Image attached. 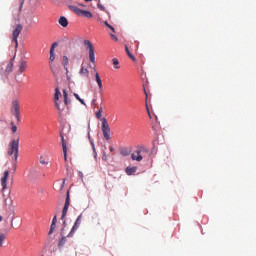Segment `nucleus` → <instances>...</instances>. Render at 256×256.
Wrapping results in <instances>:
<instances>
[{
  "mask_svg": "<svg viewBox=\"0 0 256 256\" xmlns=\"http://www.w3.org/2000/svg\"><path fill=\"white\" fill-rule=\"evenodd\" d=\"M49 68L56 81H59V75H61V65L57 63H49Z\"/></svg>",
  "mask_w": 256,
  "mask_h": 256,
  "instance_id": "obj_5",
  "label": "nucleus"
},
{
  "mask_svg": "<svg viewBox=\"0 0 256 256\" xmlns=\"http://www.w3.org/2000/svg\"><path fill=\"white\" fill-rule=\"evenodd\" d=\"M52 224L57 225V216H54L52 219Z\"/></svg>",
  "mask_w": 256,
  "mask_h": 256,
  "instance_id": "obj_36",
  "label": "nucleus"
},
{
  "mask_svg": "<svg viewBox=\"0 0 256 256\" xmlns=\"http://www.w3.org/2000/svg\"><path fill=\"white\" fill-rule=\"evenodd\" d=\"M74 97H75V99H77V101H79V103H81V105H86L85 101L83 99H81V97H79V94L74 93Z\"/></svg>",
  "mask_w": 256,
  "mask_h": 256,
  "instance_id": "obj_28",
  "label": "nucleus"
},
{
  "mask_svg": "<svg viewBox=\"0 0 256 256\" xmlns=\"http://www.w3.org/2000/svg\"><path fill=\"white\" fill-rule=\"evenodd\" d=\"M98 9H101V11H105V6L98 4Z\"/></svg>",
  "mask_w": 256,
  "mask_h": 256,
  "instance_id": "obj_37",
  "label": "nucleus"
},
{
  "mask_svg": "<svg viewBox=\"0 0 256 256\" xmlns=\"http://www.w3.org/2000/svg\"><path fill=\"white\" fill-rule=\"evenodd\" d=\"M80 179H83V172H78Z\"/></svg>",
  "mask_w": 256,
  "mask_h": 256,
  "instance_id": "obj_43",
  "label": "nucleus"
},
{
  "mask_svg": "<svg viewBox=\"0 0 256 256\" xmlns=\"http://www.w3.org/2000/svg\"><path fill=\"white\" fill-rule=\"evenodd\" d=\"M108 28L111 29L112 33H115V28L111 24H109Z\"/></svg>",
  "mask_w": 256,
  "mask_h": 256,
  "instance_id": "obj_40",
  "label": "nucleus"
},
{
  "mask_svg": "<svg viewBox=\"0 0 256 256\" xmlns=\"http://www.w3.org/2000/svg\"><path fill=\"white\" fill-rule=\"evenodd\" d=\"M108 28L111 29L112 33H115V28L111 24H109Z\"/></svg>",
  "mask_w": 256,
  "mask_h": 256,
  "instance_id": "obj_42",
  "label": "nucleus"
},
{
  "mask_svg": "<svg viewBox=\"0 0 256 256\" xmlns=\"http://www.w3.org/2000/svg\"><path fill=\"white\" fill-rule=\"evenodd\" d=\"M108 28L111 29L112 33H115V28L111 24H109Z\"/></svg>",
  "mask_w": 256,
  "mask_h": 256,
  "instance_id": "obj_41",
  "label": "nucleus"
},
{
  "mask_svg": "<svg viewBox=\"0 0 256 256\" xmlns=\"http://www.w3.org/2000/svg\"><path fill=\"white\" fill-rule=\"evenodd\" d=\"M141 153H143V148H137V150L131 154L132 161H143V155H141Z\"/></svg>",
  "mask_w": 256,
  "mask_h": 256,
  "instance_id": "obj_10",
  "label": "nucleus"
},
{
  "mask_svg": "<svg viewBox=\"0 0 256 256\" xmlns=\"http://www.w3.org/2000/svg\"><path fill=\"white\" fill-rule=\"evenodd\" d=\"M7 201H9L8 198H4V205H7Z\"/></svg>",
  "mask_w": 256,
  "mask_h": 256,
  "instance_id": "obj_45",
  "label": "nucleus"
},
{
  "mask_svg": "<svg viewBox=\"0 0 256 256\" xmlns=\"http://www.w3.org/2000/svg\"><path fill=\"white\" fill-rule=\"evenodd\" d=\"M26 70H27V61L22 60L20 62V65H19V73H20V75H21V73H25Z\"/></svg>",
  "mask_w": 256,
  "mask_h": 256,
  "instance_id": "obj_15",
  "label": "nucleus"
},
{
  "mask_svg": "<svg viewBox=\"0 0 256 256\" xmlns=\"http://www.w3.org/2000/svg\"><path fill=\"white\" fill-rule=\"evenodd\" d=\"M102 161H107V154L105 152H103Z\"/></svg>",
  "mask_w": 256,
  "mask_h": 256,
  "instance_id": "obj_39",
  "label": "nucleus"
},
{
  "mask_svg": "<svg viewBox=\"0 0 256 256\" xmlns=\"http://www.w3.org/2000/svg\"><path fill=\"white\" fill-rule=\"evenodd\" d=\"M55 227H56V224L52 223L51 226H50V230L48 232V235H52L53 231H55Z\"/></svg>",
  "mask_w": 256,
  "mask_h": 256,
  "instance_id": "obj_32",
  "label": "nucleus"
},
{
  "mask_svg": "<svg viewBox=\"0 0 256 256\" xmlns=\"http://www.w3.org/2000/svg\"><path fill=\"white\" fill-rule=\"evenodd\" d=\"M102 133L106 141L111 139V128L109 127V123L107 122V118H102Z\"/></svg>",
  "mask_w": 256,
  "mask_h": 256,
  "instance_id": "obj_4",
  "label": "nucleus"
},
{
  "mask_svg": "<svg viewBox=\"0 0 256 256\" xmlns=\"http://www.w3.org/2000/svg\"><path fill=\"white\" fill-rule=\"evenodd\" d=\"M88 139H89L90 144L92 146L94 156L97 157V150L95 149V142H93V140H91V134H89V133H88Z\"/></svg>",
  "mask_w": 256,
  "mask_h": 256,
  "instance_id": "obj_20",
  "label": "nucleus"
},
{
  "mask_svg": "<svg viewBox=\"0 0 256 256\" xmlns=\"http://www.w3.org/2000/svg\"><path fill=\"white\" fill-rule=\"evenodd\" d=\"M63 97L65 105H69V95L67 94V90H63Z\"/></svg>",
  "mask_w": 256,
  "mask_h": 256,
  "instance_id": "obj_22",
  "label": "nucleus"
},
{
  "mask_svg": "<svg viewBox=\"0 0 256 256\" xmlns=\"http://www.w3.org/2000/svg\"><path fill=\"white\" fill-rule=\"evenodd\" d=\"M5 239H7V235H5V233H0V247H3Z\"/></svg>",
  "mask_w": 256,
  "mask_h": 256,
  "instance_id": "obj_23",
  "label": "nucleus"
},
{
  "mask_svg": "<svg viewBox=\"0 0 256 256\" xmlns=\"http://www.w3.org/2000/svg\"><path fill=\"white\" fill-rule=\"evenodd\" d=\"M13 72V60L7 63L5 73H12Z\"/></svg>",
  "mask_w": 256,
  "mask_h": 256,
  "instance_id": "obj_18",
  "label": "nucleus"
},
{
  "mask_svg": "<svg viewBox=\"0 0 256 256\" xmlns=\"http://www.w3.org/2000/svg\"><path fill=\"white\" fill-rule=\"evenodd\" d=\"M21 31H23V25L18 24L12 33V45H14L15 49L19 47V35H21Z\"/></svg>",
  "mask_w": 256,
  "mask_h": 256,
  "instance_id": "obj_3",
  "label": "nucleus"
},
{
  "mask_svg": "<svg viewBox=\"0 0 256 256\" xmlns=\"http://www.w3.org/2000/svg\"><path fill=\"white\" fill-rule=\"evenodd\" d=\"M67 243V237H62L58 243V247H63Z\"/></svg>",
  "mask_w": 256,
  "mask_h": 256,
  "instance_id": "obj_26",
  "label": "nucleus"
},
{
  "mask_svg": "<svg viewBox=\"0 0 256 256\" xmlns=\"http://www.w3.org/2000/svg\"><path fill=\"white\" fill-rule=\"evenodd\" d=\"M61 95V92L59 91V88L55 89V94H54V101H55V107L58 109V111H61V107L59 106V96Z\"/></svg>",
  "mask_w": 256,
  "mask_h": 256,
  "instance_id": "obj_14",
  "label": "nucleus"
},
{
  "mask_svg": "<svg viewBox=\"0 0 256 256\" xmlns=\"http://www.w3.org/2000/svg\"><path fill=\"white\" fill-rule=\"evenodd\" d=\"M1 221H3V217L2 216H0V223H1Z\"/></svg>",
  "mask_w": 256,
  "mask_h": 256,
  "instance_id": "obj_50",
  "label": "nucleus"
},
{
  "mask_svg": "<svg viewBox=\"0 0 256 256\" xmlns=\"http://www.w3.org/2000/svg\"><path fill=\"white\" fill-rule=\"evenodd\" d=\"M57 42H54L52 45H51V48H50V53H55V48L57 47Z\"/></svg>",
  "mask_w": 256,
  "mask_h": 256,
  "instance_id": "obj_31",
  "label": "nucleus"
},
{
  "mask_svg": "<svg viewBox=\"0 0 256 256\" xmlns=\"http://www.w3.org/2000/svg\"><path fill=\"white\" fill-rule=\"evenodd\" d=\"M95 101H96V100H95V99H93L92 103H95Z\"/></svg>",
  "mask_w": 256,
  "mask_h": 256,
  "instance_id": "obj_51",
  "label": "nucleus"
},
{
  "mask_svg": "<svg viewBox=\"0 0 256 256\" xmlns=\"http://www.w3.org/2000/svg\"><path fill=\"white\" fill-rule=\"evenodd\" d=\"M111 39H113V41H119V39L117 38V36H115V34H110Z\"/></svg>",
  "mask_w": 256,
  "mask_h": 256,
  "instance_id": "obj_33",
  "label": "nucleus"
},
{
  "mask_svg": "<svg viewBox=\"0 0 256 256\" xmlns=\"http://www.w3.org/2000/svg\"><path fill=\"white\" fill-rule=\"evenodd\" d=\"M11 131L12 133H17V126H12Z\"/></svg>",
  "mask_w": 256,
  "mask_h": 256,
  "instance_id": "obj_35",
  "label": "nucleus"
},
{
  "mask_svg": "<svg viewBox=\"0 0 256 256\" xmlns=\"http://www.w3.org/2000/svg\"><path fill=\"white\" fill-rule=\"evenodd\" d=\"M125 51H126L128 57H129L130 59H132L133 61H135V56H133V54H131V52L129 51V47L126 46V47H125Z\"/></svg>",
  "mask_w": 256,
  "mask_h": 256,
  "instance_id": "obj_27",
  "label": "nucleus"
},
{
  "mask_svg": "<svg viewBox=\"0 0 256 256\" xmlns=\"http://www.w3.org/2000/svg\"><path fill=\"white\" fill-rule=\"evenodd\" d=\"M70 11L78 15V17H86V19H91L93 17V14L90 11L82 10L77 6H69Z\"/></svg>",
  "mask_w": 256,
  "mask_h": 256,
  "instance_id": "obj_2",
  "label": "nucleus"
},
{
  "mask_svg": "<svg viewBox=\"0 0 256 256\" xmlns=\"http://www.w3.org/2000/svg\"><path fill=\"white\" fill-rule=\"evenodd\" d=\"M7 179H9V171L8 170H6L4 172V175L1 178L2 192L5 191V189H7Z\"/></svg>",
  "mask_w": 256,
  "mask_h": 256,
  "instance_id": "obj_13",
  "label": "nucleus"
},
{
  "mask_svg": "<svg viewBox=\"0 0 256 256\" xmlns=\"http://www.w3.org/2000/svg\"><path fill=\"white\" fill-rule=\"evenodd\" d=\"M62 65L66 71L67 81H71V75H69V68H67V65H69V58L67 56L62 57Z\"/></svg>",
  "mask_w": 256,
  "mask_h": 256,
  "instance_id": "obj_12",
  "label": "nucleus"
},
{
  "mask_svg": "<svg viewBox=\"0 0 256 256\" xmlns=\"http://www.w3.org/2000/svg\"><path fill=\"white\" fill-rule=\"evenodd\" d=\"M81 214L78 216V218L76 219L71 231L69 232V234L67 235V237H73V235L75 234V231L77 229H79L80 225H81Z\"/></svg>",
  "mask_w": 256,
  "mask_h": 256,
  "instance_id": "obj_11",
  "label": "nucleus"
},
{
  "mask_svg": "<svg viewBox=\"0 0 256 256\" xmlns=\"http://www.w3.org/2000/svg\"><path fill=\"white\" fill-rule=\"evenodd\" d=\"M80 75H81L82 77H87V78H89V69L85 68V66H81Z\"/></svg>",
  "mask_w": 256,
  "mask_h": 256,
  "instance_id": "obj_17",
  "label": "nucleus"
},
{
  "mask_svg": "<svg viewBox=\"0 0 256 256\" xmlns=\"http://www.w3.org/2000/svg\"><path fill=\"white\" fill-rule=\"evenodd\" d=\"M24 3H25V0H20V9H19V11H21L23 9Z\"/></svg>",
  "mask_w": 256,
  "mask_h": 256,
  "instance_id": "obj_34",
  "label": "nucleus"
},
{
  "mask_svg": "<svg viewBox=\"0 0 256 256\" xmlns=\"http://www.w3.org/2000/svg\"><path fill=\"white\" fill-rule=\"evenodd\" d=\"M120 153H121V155H123V157H127V156H129L130 151H129V149H127V148H123V149L120 151Z\"/></svg>",
  "mask_w": 256,
  "mask_h": 256,
  "instance_id": "obj_25",
  "label": "nucleus"
},
{
  "mask_svg": "<svg viewBox=\"0 0 256 256\" xmlns=\"http://www.w3.org/2000/svg\"><path fill=\"white\" fill-rule=\"evenodd\" d=\"M39 161L41 165H49V160L43 156L40 157Z\"/></svg>",
  "mask_w": 256,
  "mask_h": 256,
  "instance_id": "obj_24",
  "label": "nucleus"
},
{
  "mask_svg": "<svg viewBox=\"0 0 256 256\" xmlns=\"http://www.w3.org/2000/svg\"><path fill=\"white\" fill-rule=\"evenodd\" d=\"M8 203H9V205H13V200H11V198H9Z\"/></svg>",
  "mask_w": 256,
  "mask_h": 256,
  "instance_id": "obj_44",
  "label": "nucleus"
},
{
  "mask_svg": "<svg viewBox=\"0 0 256 256\" xmlns=\"http://www.w3.org/2000/svg\"><path fill=\"white\" fill-rule=\"evenodd\" d=\"M20 109H21V106H19V100H14L12 102L11 112H12V115H14V117H16L18 122L21 121V118L19 117Z\"/></svg>",
  "mask_w": 256,
  "mask_h": 256,
  "instance_id": "obj_7",
  "label": "nucleus"
},
{
  "mask_svg": "<svg viewBox=\"0 0 256 256\" xmlns=\"http://www.w3.org/2000/svg\"><path fill=\"white\" fill-rule=\"evenodd\" d=\"M104 25H106V27H109L110 24H109V22L105 21Z\"/></svg>",
  "mask_w": 256,
  "mask_h": 256,
  "instance_id": "obj_47",
  "label": "nucleus"
},
{
  "mask_svg": "<svg viewBox=\"0 0 256 256\" xmlns=\"http://www.w3.org/2000/svg\"><path fill=\"white\" fill-rule=\"evenodd\" d=\"M58 23L61 25V27H67V25H69V21L64 16L59 18Z\"/></svg>",
  "mask_w": 256,
  "mask_h": 256,
  "instance_id": "obj_16",
  "label": "nucleus"
},
{
  "mask_svg": "<svg viewBox=\"0 0 256 256\" xmlns=\"http://www.w3.org/2000/svg\"><path fill=\"white\" fill-rule=\"evenodd\" d=\"M49 63H55V53L50 52Z\"/></svg>",
  "mask_w": 256,
  "mask_h": 256,
  "instance_id": "obj_30",
  "label": "nucleus"
},
{
  "mask_svg": "<svg viewBox=\"0 0 256 256\" xmlns=\"http://www.w3.org/2000/svg\"><path fill=\"white\" fill-rule=\"evenodd\" d=\"M144 93L146 95V99L149 97V95L147 94V90L144 89Z\"/></svg>",
  "mask_w": 256,
  "mask_h": 256,
  "instance_id": "obj_48",
  "label": "nucleus"
},
{
  "mask_svg": "<svg viewBox=\"0 0 256 256\" xmlns=\"http://www.w3.org/2000/svg\"><path fill=\"white\" fill-rule=\"evenodd\" d=\"M113 65H115V69H120L119 65V60L117 58L112 59Z\"/></svg>",
  "mask_w": 256,
  "mask_h": 256,
  "instance_id": "obj_29",
  "label": "nucleus"
},
{
  "mask_svg": "<svg viewBox=\"0 0 256 256\" xmlns=\"http://www.w3.org/2000/svg\"><path fill=\"white\" fill-rule=\"evenodd\" d=\"M109 150L111 151V153H113L115 151V148L110 147Z\"/></svg>",
  "mask_w": 256,
  "mask_h": 256,
  "instance_id": "obj_46",
  "label": "nucleus"
},
{
  "mask_svg": "<svg viewBox=\"0 0 256 256\" xmlns=\"http://www.w3.org/2000/svg\"><path fill=\"white\" fill-rule=\"evenodd\" d=\"M69 205H71V198L69 196V191H67L65 204L62 210V216H61L62 221H65V217H67V212L69 211Z\"/></svg>",
  "mask_w": 256,
  "mask_h": 256,
  "instance_id": "obj_8",
  "label": "nucleus"
},
{
  "mask_svg": "<svg viewBox=\"0 0 256 256\" xmlns=\"http://www.w3.org/2000/svg\"><path fill=\"white\" fill-rule=\"evenodd\" d=\"M136 171H137L136 167H127L126 168L127 175H133V173H135Z\"/></svg>",
  "mask_w": 256,
  "mask_h": 256,
  "instance_id": "obj_21",
  "label": "nucleus"
},
{
  "mask_svg": "<svg viewBox=\"0 0 256 256\" xmlns=\"http://www.w3.org/2000/svg\"><path fill=\"white\" fill-rule=\"evenodd\" d=\"M101 110L100 111H98V112H96V117L98 118V119H101Z\"/></svg>",
  "mask_w": 256,
  "mask_h": 256,
  "instance_id": "obj_38",
  "label": "nucleus"
},
{
  "mask_svg": "<svg viewBox=\"0 0 256 256\" xmlns=\"http://www.w3.org/2000/svg\"><path fill=\"white\" fill-rule=\"evenodd\" d=\"M8 155H14V171L17 169V159L19 157V139L17 140H12L8 146Z\"/></svg>",
  "mask_w": 256,
  "mask_h": 256,
  "instance_id": "obj_1",
  "label": "nucleus"
},
{
  "mask_svg": "<svg viewBox=\"0 0 256 256\" xmlns=\"http://www.w3.org/2000/svg\"><path fill=\"white\" fill-rule=\"evenodd\" d=\"M95 79L98 84L99 89H103V82L101 81V77L99 76V73L96 72Z\"/></svg>",
  "mask_w": 256,
  "mask_h": 256,
  "instance_id": "obj_19",
  "label": "nucleus"
},
{
  "mask_svg": "<svg viewBox=\"0 0 256 256\" xmlns=\"http://www.w3.org/2000/svg\"><path fill=\"white\" fill-rule=\"evenodd\" d=\"M84 46L89 50V59L92 63H95V47H93V43L89 40L84 41Z\"/></svg>",
  "mask_w": 256,
  "mask_h": 256,
  "instance_id": "obj_6",
  "label": "nucleus"
},
{
  "mask_svg": "<svg viewBox=\"0 0 256 256\" xmlns=\"http://www.w3.org/2000/svg\"><path fill=\"white\" fill-rule=\"evenodd\" d=\"M98 111H100V113H103V108L100 107Z\"/></svg>",
  "mask_w": 256,
  "mask_h": 256,
  "instance_id": "obj_49",
  "label": "nucleus"
},
{
  "mask_svg": "<svg viewBox=\"0 0 256 256\" xmlns=\"http://www.w3.org/2000/svg\"><path fill=\"white\" fill-rule=\"evenodd\" d=\"M60 137L62 141V151L64 155V161L67 163V141L65 140V132L60 131Z\"/></svg>",
  "mask_w": 256,
  "mask_h": 256,
  "instance_id": "obj_9",
  "label": "nucleus"
}]
</instances>
